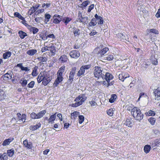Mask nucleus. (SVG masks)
<instances>
[{
  "mask_svg": "<svg viewBox=\"0 0 160 160\" xmlns=\"http://www.w3.org/2000/svg\"><path fill=\"white\" fill-rule=\"evenodd\" d=\"M131 113L136 120H140L143 118V114L141 113L140 110L137 107H134L132 109Z\"/></svg>",
  "mask_w": 160,
  "mask_h": 160,
  "instance_id": "obj_1",
  "label": "nucleus"
},
{
  "mask_svg": "<svg viewBox=\"0 0 160 160\" xmlns=\"http://www.w3.org/2000/svg\"><path fill=\"white\" fill-rule=\"evenodd\" d=\"M87 99V97L84 94H81L76 97L74 100L76 102L72 103L71 106L73 107H77L81 105Z\"/></svg>",
  "mask_w": 160,
  "mask_h": 160,
  "instance_id": "obj_2",
  "label": "nucleus"
},
{
  "mask_svg": "<svg viewBox=\"0 0 160 160\" xmlns=\"http://www.w3.org/2000/svg\"><path fill=\"white\" fill-rule=\"evenodd\" d=\"M91 67V65L89 64L82 66L78 71L77 73V76H80L83 75L85 72V70L88 69Z\"/></svg>",
  "mask_w": 160,
  "mask_h": 160,
  "instance_id": "obj_3",
  "label": "nucleus"
},
{
  "mask_svg": "<svg viewBox=\"0 0 160 160\" xmlns=\"http://www.w3.org/2000/svg\"><path fill=\"white\" fill-rule=\"evenodd\" d=\"M94 68V73L95 76L98 78L100 77L102 78V75L103 74L102 73V71L101 68L98 67H95Z\"/></svg>",
  "mask_w": 160,
  "mask_h": 160,
  "instance_id": "obj_4",
  "label": "nucleus"
},
{
  "mask_svg": "<svg viewBox=\"0 0 160 160\" xmlns=\"http://www.w3.org/2000/svg\"><path fill=\"white\" fill-rule=\"evenodd\" d=\"M48 51H50L49 54L50 55L54 56L56 53V49L55 47L52 44H49L48 46Z\"/></svg>",
  "mask_w": 160,
  "mask_h": 160,
  "instance_id": "obj_5",
  "label": "nucleus"
},
{
  "mask_svg": "<svg viewBox=\"0 0 160 160\" xmlns=\"http://www.w3.org/2000/svg\"><path fill=\"white\" fill-rule=\"evenodd\" d=\"M102 75V78L103 79H105V80H107L110 81L111 80H112L113 78V75L108 72H106L105 75L103 74Z\"/></svg>",
  "mask_w": 160,
  "mask_h": 160,
  "instance_id": "obj_6",
  "label": "nucleus"
},
{
  "mask_svg": "<svg viewBox=\"0 0 160 160\" xmlns=\"http://www.w3.org/2000/svg\"><path fill=\"white\" fill-rule=\"evenodd\" d=\"M70 55L71 58H77L80 56V54L78 51L75 50L71 51L70 53Z\"/></svg>",
  "mask_w": 160,
  "mask_h": 160,
  "instance_id": "obj_7",
  "label": "nucleus"
},
{
  "mask_svg": "<svg viewBox=\"0 0 160 160\" xmlns=\"http://www.w3.org/2000/svg\"><path fill=\"white\" fill-rule=\"evenodd\" d=\"M51 77L45 75L42 82V84L44 86L47 85L51 81Z\"/></svg>",
  "mask_w": 160,
  "mask_h": 160,
  "instance_id": "obj_8",
  "label": "nucleus"
},
{
  "mask_svg": "<svg viewBox=\"0 0 160 160\" xmlns=\"http://www.w3.org/2000/svg\"><path fill=\"white\" fill-rule=\"evenodd\" d=\"M17 115L18 117V120L23 122H25L26 117V114H23L22 115H21V113H18Z\"/></svg>",
  "mask_w": 160,
  "mask_h": 160,
  "instance_id": "obj_9",
  "label": "nucleus"
},
{
  "mask_svg": "<svg viewBox=\"0 0 160 160\" xmlns=\"http://www.w3.org/2000/svg\"><path fill=\"white\" fill-rule=\"evenodd\" d=\"M61 16L57 14H55L53 16V22L56 24H58L61 21Z\"/></svg>",
  "mask_w": 160,
  "mask_h": 160,
  "instance_id": "obj_10",
  "label": "nucleus"
},
{
  "mask_svg": "<svg viewBox=\"0 0 160 160\" xmlns=\"http://www.w3.org/2000/svg\"><path fill=\"white\" fill-rule=\"evenodd\" d=\"M76 68V67H73L72 68L71 71L69 76V80L70 81H72L73 79V77L75 73Z\"/></svg>",
  "mask_w": 160,
  "mask_h": 160,
  "instance_id": "obj_11",
  "label": "nucleus"
},
{
  "mask_svg": "<svg viewBox=\"0 0 160 160\" xmlns=\"http://www.w3.org/2000/svg\"><path fill=\"white\" fill-rule=\"evenodd\" d=\"M23 143L24 146L27 148L31 149L32 147V144L30 142H28L27 140L26 139L23 142Z\"/></svg>",
  "mask_w": 160,
  "mask_h": 160,
  "instance_id": "obj_12",
  "label": "nucleus"
},
{
  "mask_svg": "<svg viewBox=\"0 0 160 160\" xmlns=\"http://www.w3.org/2000/svg\"><path fill=\"white\" fill-rule=\"evenodd\" d=\"M63 79L62 77L57 76V78L53 83V85L55 87L57 86L62 81Z\"/></svg>",
  "mask_w": 160,
  "mask_h": 160,
  "instance_id": "obj_13",
  "label": "nucleus"
},
{
  "mask_svg": "<svg viewBox=\"0 0 160 160\" xmlns=\"http://www.w3.org/2000/svg\"><path fill=\"white\" fill-rule=\"evenodd\" d=\"M155 96V99L157 100L160 99V91L158 88L155 90L154 92Z\"/></svg>",
  "mask_w": 160,
  "mask_h": 160,
  "instance_id": "obj_14",
  "label": "nucleus"
},
{
  "mask_svg": "<svg viewBox=\"0 0 160 160\" xmlns=\"http://www.w3.org/2000/svg\"><path fill=\"white\" fill-rule=\"evenodd\" d=\"M95 17L96 21H98V24H103V21L102 17L98 16L97 14L95 15Z\"/></svg>",
  "mask_w": 160,
  "mask_h": 160,
  "instance_id": "obj_15",
  "label": "nucleus"
},
{
  "mask_svg": "<svg viewBox=\"0 0 160 160\" xmlns=\"http://www.w3.org/2000/svg\"><path fill=\"white\" fill-rule=\"evenodd\" d=\"M113 81L110 82L107 80H105L103 81L102 84L105 87H108L113 84Z\"/></svg>",
  "mask_w": 160,
  "mask_h": 160,
  "instance_id": "obj_16",
  "label": "nucleus"
},
{
  "mask_svg": "<svg viewBox=\"0 0 160 160\" xmlns=\"http://www.w3.org/2000/svg\"><path fill=\"white\" fill-rule=\"evenodd\" d=\"M51 18V16L48 13L45 14L44 15V22L45 24H47Z\"/></svg>",
  "mask_w": 160,
  "mask_h": 160,
  "instance_id": "obj_17",
  "label": "nucleus"
},
{
  "mask_svg": "<svg viewBox=\"0 0 160 160\" xmlns=\"http://www.w3.org/2000/svg\"><path fill=\"white\" fill-rule=\"evenodd\" d=\"M12 55V53L10 51H7L3 54V58L4 59H7L10 57Z\"/></svg>",
  "mask_w": 160,
  "mask_h": 160,
  "instance_id": "obj_18",
  "label": "nucleus"
},
{
  "mask_svg": "<svg viewBox=\"0 0 160 160\" xmlns=\"http://www.w3.org/2000/svg\"><path fill=\"white\" fill-rule=\"evenodd\" d=\"M37 52V50L35 49H30L27 52V53L30 56H33Z\"/></svg>",
  "mask_w": 160,
  "mask_h": 160,
  "instance_id": "obj_19",
  "label": "nucleus"
},
{
  "mask_svg": "<svg viewBox=\"0 0 160 160\" xmlns=\"http://www.w3.org/2000/svg\"><path fill=\"white\" fill-rule=\"evenodd\" d=\"M28 29L31 32H32L33 34H36L39 31L38 28L34 27H32L31 26L29 27Z\"/></svg>",
  "mask_w": 160,
  "mask_h": 160,
  "instance_id": "obj_20",
  "label": "nucleus"
},
{
  "mask_svg": "<svg viewBox=\"0 0 160 160\" xmlns=\"http://www.w3.org/2000/svg\"><path fill=\"white\" fill-rule=\"evenodd\" d=\"M41 126V124L40 122H39L35 125L31 126L30 127V129L31 130L34 131L40 127Z\"/></svg>",
  "mask_w": 160,
  "mask_h": 160,
  "instance_id": "obj_21",
  "label": "nucleus"
},
{
  "mask_svg": "<svg viewBox=\"0 0 160 160\" xmlns=\"http://www.w3.org/2000/svg\"><path fill=\"white\" fill-rule=\"evenodd\" d=\"M46 112L45 110H43L37 113V118L39 119L43 117L44 115L46 113Z\"/></svg>",
  "mask_w": 160,
  "mask_h": 160,
  "instance_id": "obj_22",
  "label": "nucleus"
},
{
  "mask_svg": "<svg viewBox=\"0 0 160 160\" xmlns=\"http://www.w3.org/2000/svg\"><path fill=\"white\" fill-rule=\"evenodd\" d=\"M79 112L77 111H74L71 114V119H75L78 116H79Z\"/></svg>",
  "mask_w": 160,
  "mask_h": 160,
  "instance_id": "obj_23",
  "label": "nucleus"
},
{
  "mask_svg": "<svg viewBox=\"0 0 160 160\" xmlns=\"http://www.w3.org/2000/svg\"><path fill=\"white\" fill-rule=\"evenodd\" d=\"M37 59L40 61V62H46L48 59L47 57L44 56V54L42 56L37 58Z\"/></svg>",
  "mask_w": 160,
  "mask_h": 160,
  "instance_id": "obj_24",
  "label": "nucleus"
},
{
  "mask_svg": "<svg viewBox=\"0 0 160 160\" xmlns=\"http://www.w3.org/2000/svg\"><path fill=\"white\" fill-rule=\"evenodd\" d=\"M56 117V113L53 114L50 116L49 118V123H53Z\"/></svg>",
  "mask_w": 160,
  "mask_h": 160,
  "instance_id": "obj_25",
  "label": "nucleus"
},
{
  "mask_svg": "<svg viewBox=\"0 0 160 160\" xmlns=\"http://www.w3.org/2000/svg\"><path fill=\"white\" fill-rule=\"evenodd\" d=\"M13 140V138H10L8 139L5 140L3 141V143L2 144V145L4 146L9 145L10 142H11Z\"/></svg>",
  "mask_w": 160,
  "mask_h": 160,
  "instance_id": "obj_26",
  "label": "nucleus"
},
{
  "mask_svg": "<svg viewBox=\"0 0 160 160\" xmlns=\"http://www.w3.org/2000/svg\"><path fill=\"white\" fill-rule=\"evenodd\" d=\"M109 50V49L107 48H105L102 49L101 50H100V51L98 52L101 55H103L106 53Z\"/></svg>",
  "mask_w": 160,
  "mask_h": 160,
  "instance_id": "obj_27",
  "label": "nucleus"
},
{
  "mask_svg": "<svg viewBox=\"0 0 160 160\" xmlns=\"http://www.w3.org/2000/svg\"><path fill=\"white\" fill-rule=\"evenodd\" d=\"M160 143V140L156 139L152 142V144L153 147L158 146Z\"/></svg>",
  "mask_w": 160,
  "mask_h": 160,
  "instance_id": "obj_28",
  "label": "nucleus"
},
{
  "mask_svg": "<svg viewBox=\"0 0 160 160\" xmlns=\"http://www.w3.org/2000/svg\"><path fill=\"white\" fill-rule=\"evenodd\" d=\"M68 58L67 56L65 55H63L60 57L59 58V61L61 62H66L67 61Z\"/></svg>",
  "mask_w": 160,
  "mask_h": 160,
  "instance_id": "obj_29",
  "label": "nucleus"
},
{
  "mask_svg": "<svg viewBox=\"0 0 160 160\" xmlns=\"http://www.w3.org/2000/svg\"><path fill=\"white\" fill-rule=\"evenodd\" d=\"M117 98L116 94H112L111 95L110 98L109 99V102L110 103L113 102Z\"/></svg>",
  "mask_w": 160,
  "mask_h": 160,
  "instance_id": "obj_30",
  "label": "nucleus"
},
{
  "mask_svg": "<svg viewBox=\"0 0 160 160\" xmlns=\"http://www.w3.org/2000/svg\"><path fill=\"white\" fill-rule=\"evenodd\" d=\"M45 75H42L41 73L39 74L37 78V81L38 83L41 82L42 81H43Z\"/></svg>",
  "mask_w": 160,
  "mask_h": 160,
  "instance_id": "obj_31",
  "label": "nucleus"
},
{
  "mask_svg": "<svg viewBox=\"0 0 160 160\" xmlns=\"http://www.w3.org/2000/svg\"><path fill=\"white\" fill-rule=\"evenodd\" d=\"M97 23L96 19L92 18L91 19L90 22L88 23V26L90 27L94 26L96 25Z\"/></svg>",
  "mask_w": 160,
  "mask_h": 160,
  "instance_id": "obj_32",
  "label": "nucleus"
},
{
  "mask_svg": "<svg viewBox=\"0 0 160 160\" xmlns=\"http://www.w3.org/2000/svg\"><path fill=\"white\" fill-rule=\"evenodd\" d=\"M8 159L7 154L4 153L3 154H0V160H7Z\"/></svg>",
  "mask_w": 160,
  "mask_h": 160,
  "instance_id": "obj_33",
  "label": "nucleus"
},
{
  "mask_svg": "<svg viewBox=\"0 0 160 160\" xmlns=\"http://www.w3.org/2000/svg\"><path fill=\"white\" fill-rule=\"evenodd\" d=\"M124 124L128 127H131L132 126V120L130 119H127L126 120Z\"/></svg>",
  "mask_w": 160,
  "mask_h": 160,
  "instance_id": "obj_34",
  "label": "nucleus"
},
{
  "mask_svg": "<svg viewBox=\"0 0 160 160\" xmlns=\"http://www.w3.org/2000/svg\"><path fill=\"white\" fill-rule=\"evenodd\" d=\"M12 77V73L11 72L10 73H7L5 74L4 75V78H5V79L7 80H9L11 79Z\"/></svg>",
  "mask_w": 160,
  "mask_h": 160,
  "instance_id": "obj_35",
  "label": "nucleus"
},
{
  "mask_svg": "<svg viewBox=\"0 0 160 160\" xmlns=\"http://www.w3.org/2000/svg\"><path fill=\"white\" fill-rule=\"evenodd\" d=\"M88 18L87 17H82L81 19L79 18V22H82L83 23H87L88 22Z\"/></svg>",
  "mask_w": 160,
  "mask_h": 160,
  "instance_id": "obj_36",
  "label": "nucleus"
},
{
  "mask_svg": "<svg viewBox=\"0 0 160 160\" xmlns=\"http://www.w3.org/2000/svg\"><path fill=\"white\" fill-rule=\"evenodd\" d=\"M73 30V33L75 37L78 36L80 34V30L77 28H74Z\"/></svg>",
  "mask_w": 160,
  "mask_h": 160,
  "instance_id": "obj_37",
  "label": "nucleus"
},
{
  "mask_svg": "<svg viewBox=\"0 0 160 160\" xmlns=\"http://www.w3.org/2000/svg\"><path fill=\"white\" fill-rule=\"evenodd\" d=\"M18 33L20 37L22 39H23L27 35L26 33L22 31H19Z\"/></svg>",
  "mask_w": 160,
  "mask_h": 160,
  "instance_id": "obj_38",
  "label": "nucleus"
},
{
  "mask_svg": "<svg viewBox=\"0 0 160 160\" xmlns=\"http://www.w3.org/2000/svg\"><path fill=\"white\" fill-rule=\"evenodd\" d=\"M151 149V147L149 145H146L144 147V152L147 153L149 152Z\"/></svg>",
  "mask_w": 160,
  "mask_h": 160,
  "instance_id": "obj_39",
  "label": "nucleus"
},
{
  "mask_svg": "<svg viewBox=\"0 0 160 160\" xmlns=\"http://www.w3.org/2000/svg\"><path fill=\"white\" fill-rule=\"evenodd\" d=\"M8 155L10 157L12 156L14 153V150L13 149L8 150L7 152Z\"/></svg>",
  "mask_w": 160,
  "mask_h": 160,
  "instance_id": "obj_40",
  "label": "nucleus"
},
{
  "mask_svg": "<svg viewBox=\"0 0 160 160\" xmlns=\"http://www.w3.org/2000/svg\"><path fill=\"white\" fill-rule=\"evenodd\" d=\"M36 11L35 10V9H34V7H31L28 11L27 12V14L28 16L29 15H31L34 12H35Z\"/></svg>",
  "mask_w": 160,
  "mask_h": 160,
  "instance_id": "obj_41",
  "label": "nucleus"
},
{
  "mask_svg": "<svg viewBox=\"0 0 160 160\" xmlns=\"http://www.w3.org/2000/svg\"><path fill=\"white\" fill-rule=\"evenodd\" d=\"M19 82L21 84L23 87L26 86L27 84V80L24 78L21 79L19 81Z\"/></svg>",
  "mask_w": 160,
  "mask_h": 160,
  "instance_id": "obj_42",
  "label": "nucleus"
},
{
  "mask_svg": "<svg viewBox=\"0 0 160 160\" xmlns=\"http://www.w3.org/2000/svg\"><path fill=\"white\" fill-rule=\"evenodd\" d=\"M155 56H152L151 57V61L152 63L155 65H157L158 63L157 59L155 58Z\"/></svg>",
  "mask_w": 160,
  "mask_h": 160,
  "instance_id": "obj_43",
  "label": "nucleus"
},
{
  "mask_svg": "<svg viewBox=\"0 0 160 160\" xmlns=\"http://www.w3.org/2000/svg\"><path fill=\"white\" fill-rule=\"evenodd\" d=\"M14 15L15 17H18L21 20H24V18L22 17L21 14L18 12H15L14 14Z\"/></svg>",
  "mask_w": 160,
  "mask_h": 160,
  "instance_id": "obj_44",
  "label": "nucleus"
},
{
  "mask_svg": "<svg viewBox=\"0 0 160 160\" xmlns=\"http://www.w3.org/2000/svg\"><path fill=\"white\" fill-rule=\"evenodd\" d=\"M125 75V72H122L120 74H119L118 77L119 79L121 81L123 82L124 80V75Z\"/></svg>",
  "mask_w": 160,
  "mask_h": 160,
  "instance_id": "obj_45",
  "label": "nucleus"
},
{
  "mask_svg": "<svg viewBox=\"0 0 160 160\" xmlns=\"http://www.w3.org/2000/svg\"><path fill=\"white\" fill-rule=\"evenodd\" d=\"M38 68V67L37 66H35L33 68V69L32 73V74L33 76H36L37 75V70Z\"/></svg>",
  "mask_w": 160,
  "mask_h": 160,
  "instance_id": "obj_46",
  "label": "nucleus"
},
{
  "mask_svg": "<svg viewBox=\"0 0 160 160\" xmlns=\"http://www.w3.org/2000/svg\"><path fill=\"white\" fill-rule=\"evenodd\" d=\"M113 54L111 53L108 55L106 57H105L106 59L108 61H111L113 60Z\"/></svg>",
  "mask_w": 160,
  "mask_h": 160,
  "instance_id": "obj_47",
  "label": "nucleus"
},
{
  "mask_svg": "<svg viewBox=\"0 0 160 160\" xmlns=\"http://www.w3.org/2000/svg\"><path fill=\"white\" fill-rule=\"evenodd\" d=\"M148 33L152 32L156 34H158V31L155 29H151L148 30Z\"/></svg>",
  "mask_w": 160,
  "mask_h": 160,
  "instance_id": "obj_48",
  "label": "nucleus"
},
{
  "mask_svg": "<svg viewBox=\"0 0 160 160\" xmlns=\"http://www.w3.org/2000/svg\"><path fill=\"white\" fill-rule=\"evenodd\" d=\"M79 123L80 124H82L84 121V117L83 115H79Z\"/></svg>",
  "mask_w": 160,
  "mask_h": 160,
  "instance_id": "obj_49",
  "label": "nucleus"
},
{
  "mask_svg": "<svg viewBox=\"0 0 160 160\" xmlns=\"http://www.w3.org/2000/svg\"><path fill=\"white\" fill-rule=\"evenodd\" d=\"M72 20V19L69 17H66L63 19V21H64V22L66 25H67Z\"/></svg>",
  "mask_w": 160,
  "mask_h": 160,
  "instance_id": "obj_50",
  "label": "nucleus"
},
{
  "mask_svg": "<svg viewBox=\"0 0 160 160\" xmlns=\"http://www.w3.org/2000/svg\"><path fill=\"white\" fill-rule=\"evenodd\" d=\"M148 12V11L145 9L144 8H141L140 9L139 13L142 15L143 13H147Z\"/></svg>",
  "mask_w": 160,
  "mask_h": 160,
  "instance_id": "obj_51",
  "label": "nucleus"
},
{
  "mask_svg": "<svg viewBox=\"0 0 160 160\" xmlns=\"http://www.w3.org/2000/svg\"><path fill=\"white\" fill-rule=\"evenodd\" d=\"M155 115V112L152 110L149 111L147 113V115L149 116H154Z\"/></svg>",
  "mask_w": 160,
  "mask_h": 160,
  "instance_id": "obj_52",
  "label": "nucleus"
},
{
  "mask_svg": "<svg viewBox=\"0 0 160 160\" xmlns=\"http://www.w3.org/2000/svg\"><path fill=\"white\" fill-rule=\"evenodd\" d=\"M5 95L3 91H0V100H2L5 98Z\"/></svg>",
  "mask_w": 160,
  "mask_h": 160,
  "instance_id": "obj_53",
  "label": "nucleus"
},
{
  "mask_svg": "<svg viewBox=\"0 0 160 160\" xmlns=\"http://www.w3.org/2000/svg\"><path fill=\"white\" fill-rule=\"evenodd\" d=\"M107 113L108 115L109 116H112L113 114V110L112 108H110L107 111Z\"/></svg>",
  "mask_w": 160,
  "mask_h": 160,
  "instance_id": "obj_54",
  "label": "nucleus"
},
{
  "mask_svg": "<svg viewBox=\"0 0 160 160\" xmlns=\"http://www.w3.org/2000/svg\"><path fill=\"white\" fill-rule=\"evenodd\" d=\"M149 122L152 125H154L155 122V119L153 118H151L148 119Z\"/></svg>",
  "mask_w": 160,
  "mask_h": 160,
  "instance_id": "obj_55",
  "label": "nucleus"
},
{
  "mask_svg": "<svg viewBox=\"0 0 160 160\" xmlns=\"http://www.w3.org/2000/svg\"><path fill=\"white\" fill-rule=\"evenodd\" d=\"M90 1L88 0L84 2H83L82 4H81V5H82L83 7H86L88 4L90 3Z\"/></svg>",
  "mask_w": 160,
  "mask_h": 160,
  "instance_id": "obj_56",
  "label": "nucleus"
},
{
  "mask_svg": "<svg viewBox=\"0 0 160 160\" xmlns=\"http://www.w3.org/2000/svg\"><path fill=\"white\" fill-rule=\"evenodd\" d=\"M35 84V82L34 81H32L28 85V87L29 88H32Z\"/></svg>",
  "mask_w": 160,
  "mask_h": 160,
  "instance_id": "obj_57",
  "label": "nucleus"
},
{
  "mask_svg": "<svg viewBox=\"0 0 160 160\" xmlns=\"http://www.w3.org/2000/svg\"><path fill=\"white\" fill-rule=\"evenodd\" d=\"M22 23L24 24L27 28L28 29L29 28V27L30 26L27 23V22L25 21V18H24V20H22Z\"/></svg>",
  "mask_w": 160,
  "mask_h": 160,
  "instance_id": "obj_58",
  "label": "nucleus"
},
{
  "mask_svg": "<svg viewBox=\"0 0 160 160\" xmlns=\"http://www.w3.org/2000/svg\"><path fill=\"white\" fill-rule=\"evenodd\" d=\"M30 117L33 119H37V114L34 112L30 114Z\"/></svg>",
  "mask_w": 160,
  "mask_h": 160,
  "instance_id": "obj_59",
  "label": "nucleus"
},
{
  "mask_svg": "<svg viewBox=\"0 0 160 160\" xmlns=\"http://www.w3.org/2000/svg\"><path fill=\"white\" fill-rule=\"evenodd\" d=\"M44 10L43 9L38 10L37 11H36L35 12V14L37 15L39 14L42 13L44 12Z\"/></svg>",
  "mask_w": 160,
  "mask_h": 160,
  "instance_id": "obj_60",
  "label": "nucleus"
},
{
  "mask_svg": "<svg viewBox=\"0 0 160 160\" xmlns=\"http://www.w3.org/2000/svg\"><path fill=\"white\" fill-rule=\"evenodd\" d=\"M51 5L50 3H43L42 4V7L45 8L49 7Z\"/></svg>",
  "mask_w": 160,
  "mask_h": 160,
  "instance_id": "obj_61",
  "label": "nucleus"
},
{
  "mask_svg": "<svg viewBox=\"0 0 160 160\" xmlns=\"http://www.w3.org/2000/svg\"><path fill=\"white\" fill-rule=\"evenodd\" d=\"M94 4H92L90 6H89L88 9V12H90L94 8Z\"/></svg>",
  "mask_w": 160,
  "mask_h": 160,
  "instance_id": "obj_62",
  "label": "nucleus"
},
{
  "mask_svg": "<svg viewBox=\"0 0 160 160\" xmlns=\"http://www.w3.org/2000/svg\"><path fill=\"white\" fill-rule=\"evenodd\" d=\"M65 68V66H62L59 69L58 71L63 73L64 71Z\"/></svg>",
  "mask_w": 160,
  "mask_h": 160,
  "instance_id": "obj_63",
  "label": "nucleus"
},
{
  "mask_svg": "<svg viewBox=\"0 0 160 160\" xmlns=\"http://www.w3.org/2000/svg\"><path fill=\"white\" fill-rule=\"evenodd\" d=\"M89 103L92 106H94L96 105L97 104V103L94 100H92L89 101Z\"/></svg>",
  "mask_w": 160,
  "mask_h": 160,
  "instance_id": "obj_64",
  "label": "nucleus"
}]
</instances>
